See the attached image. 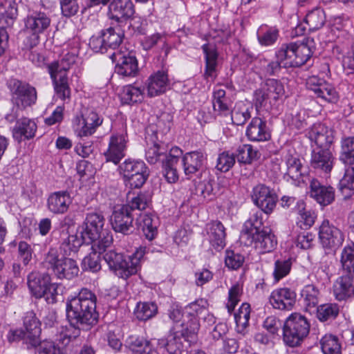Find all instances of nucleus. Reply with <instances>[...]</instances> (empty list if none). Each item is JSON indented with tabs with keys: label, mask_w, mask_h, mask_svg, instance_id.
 I'll list each match as a JSON object with an SVG mask.
<instances>
[{
	"label": "nucleus",
	"mask_w": 354,
	"mask_h": 354,
	"mask_svg": "<svg viewBox=\"0 0 354 354\" xmlns=\"http://www.w3.org/2000/svg\"><path fill=\"white\" fill-rule=\"evenodd\" d=\"M96 295L91 290L82 288L76 296L66 301V311L68 322L86 324V327L95 325L99 316L96 311Z\"/></svg>",
	"instance_id": "obj_1"
},
{
	"label": "nucleus",
	"mask_w": 354,
	"mask_h": 354,
	"mask_svg": "<svg viewBox=\"0 0 354 354\" xmlns=\"http://www.w3.org/2000/svg\"><path fill=\"white\" fill-rule=\"evenodd\" d=\"M7 85L10 91L13 108L11 113L6 116V119L13 122L19 116V111H24L36 103L37 93L34 86L17 79H10Z\"/></svg>",
	"instance_id": "obj_2"
},
{
	"label": "nucleus",
	"mask_w": 354,
	"mask_h": 354,
	"mask_svg": "<svg viewBox=\"0 0 354 354\" xmlns=\"http://www.w3.org/2000/svg\"><path fill=\"white\" fill-rule=\"evenodd\" d=\"M105 218L101 212L87 213L80 234L86 244H98L100 248H107L113 242L110 232L104 228Z\"/></svg>",
	"instance_id": "obj_3"
},
{
	"label": "nucleus",
	"mask_w": 354,
	"mask_h": 354,
	"mask_svg": "<svg viewBox=\"0 0 354 354\" xmlns=\"http://www.w3.org/2000/svg\"><path fill=\"white\" fill-rule=\"evenodd\" d=\"M146 252L145 247L138 248L132 255L124 258L122 253L109 250L104 255V259L111 270L120 278L127 279L136 274L140 269L141 262Z\"/></svg>",
	"instance_id": "obj_4"
},
{
	"label": "nucleus",
	"mask_w": 354,
	"mask_h": 354,
	"mask_svg": "<svg viewBox=\"0 0 354 354\" xmlns=\"http://www.w3.org/2000/svg\"><path fill=\"white\" fill-rule=\"evenodd\" d=\"M59 257L55 248H50L44 255L42 266L47 270H51L59 279L71 280L76 277L80 272L77 262L71 258Z\"/></svg>",
	"instance_id": "obj_5"
},
{
	"label": "nucleus",
	"mask_w": 354,
	"mask_h": 354,
	"mask_svg": "<svg viewBox=\"0 0 354 354\" xmlns=\"http://www.w3.org/2000/svg\"><path fill=\"white\" fill-rule=\"evenodd\" d=\"M310 330L307 319L299 313H292L286 320L283 328V341L290 347L301 344Z\"/></svg>",
	"instance_id": "obj_6"
},
{
	"label": "nucleus",
	"mask_w": 354,
	"mask_h": 354,
	"mask_svg": "<svg viewBox=\"0 0 354 354\" xmlns=\"http://www.w3.org/2000/svg\"><path fill=\"white\" fill-rule=\"evenodd\" d=\"M312 54L311 48L305 43L284 44L277 50V56L284 68L299 67L307 62Z\"/></svg>",
	"instance_id": "obj_7"
},
{
	"label": "nucleus",
	"mask_w": 354,
	"mask_h": 354,
	"mask_svg": "<svg viewBox=\"0 0 354 354\" xmlns=\"http://www.w3.org/2000/svg\"><path fill=\"white\" fill-rule=\"evenodd\" d=\"M109 3V18L118 24L127 21L135 13L131 0H88V6H106Z\"/></svg>",
	"instance_id": "obj_8"
},
{
	"label": "nucleus",
	"mask_w": 354,
	"mask_h": 354,
	"mask_svg": "<svg viewBox=\"0 0 354 354\" xmlns=\"http://www.w3.org/2000/svg\"><path fill=\"white\" fill-rule=\"evenodd\" d=\"M285 93L283 84L275 79H268L254 93V104L258 108L266 107L275 102Z\"/></svg>",
	"instance_id": "obj_9"
},
{
	"label": "nucleus",
	"mask_w": 354,
	"mask_h": 354,
	"mask_svg": "<svg viewBox=\"0 0 354 354\" xmlns=\"http://www.w3.org/2000/svg\"><path fill=\"white\" fill-rule=\"evenodd\" d=\"M25 32L30 33L32 41L29 44L30 47L37 45L39 41V34L44 32L51 22L50 17L44 12L38 10H29L27 16L24 19Z\"/></svg>",
	"instance_id": "obj_10"
},
{
	"label": "nucleus",
	"mask_w": 354,
	"mask_h": 354,
	"mask_svg": "<svg viewBox=\"0 0 354 354\" xmlns=\"http://www.w3.org/2000/svg\"><path fill=\"white\" fill-rule=\"evenodd\" d=\"M245 236L240 239L241 241L245 245H252L261 254L273 251L277 245V238L269 228Z\"/></svg>",
	"instance_id": "obj_11"
},
{
	"label": "nucleus",
	"mask_w": 354,
	"mask_h": 354,
	"mask_svg": "<svg viewBox=\"0 0 354 354\" xmlns=\"http://www.w3.org/2000/svg\"><path fill=\"white\" fill-rule=\"evenodd\" d=\"M319 239L325 250L335 251L344 241L342 232L327 219H324L319 228Z\"/></svg>",
	"instance_id": "obj_12"
},
{
	"label": "nucleus",
	"mask_w": 354,
	"mask_h": 354,
	"mask_svg": "<svg viewBox=\"0 0 354 354\" xmlns=\"http://www.w3.org/2000/svg\"><path fill=\"white\" fill-rule=\"evenodd\" d=\"M283 160L286 168L283 170L279 168L283 178L296 186H301V183H305L304 168L299 156L295 153L288 152Z\"/></svg>",
	"instance_id": "obj_13"
},
{
	"label": "nucleus",
	"mask_w": 354,
	"mask_h": 354,
	"mask_svg": "<svg viewBox=\"0 0 354 354\" xmlns=\"http://www.w3.org/2000/svg\"><path fill=\"white\" fill-rule=\"evenodd\" d=\"M115 62V73L122 77H134L139 72L138 60L132 53L114 52L110 56Z\"/></svg>",
	"instance_id": "obj_14"
},
{
	"label": "nucleus",
	"mask_w": 354,
	"mask_h": 354,
	"mask_svg": "<svg viewBox=\"0 0 354 354\" xmlns=\"http://www.w3.org/2000/svg\"><path fill=\"white\" fill-rule=\"evenodd\" d=\"M251 198L254 204L266 214L273 212L278 201L274 190L263 184L253 187Z\"/></svg>",
	"instance_id": "obj_15"
},
{
	"label": "nucleus",
	"mask_w": 354,
	"mask_h": 354,
	"mask_svg": "<svg viewBox=\"0 0 354 354\" xmlns=\"http://www.w3.org/2000/svg\"><path fill=\"white\" fill-rule=\"evenodd\" d=\"M306 87L312 91L317 97L329 103H337L339 94L335 88L323 78L312 75L306 80Z\"/></svg>",
	"instance_id": "obj_16"
},
{
	"label": "nucleus",
	"mask_w": 354,
	"mask_h": 354,
	"mask_svg": "<svg viewBox=\"0 0 354 354\" xmlns=\"http://www.w3.org/2000/svg\"><path fill=\"white\" fill-rule=\"evenodd\" d=\"M127 142L126 132L112 134L109 138V147L104 153L106 161L118 165L125 156Z\"/></svg>",
	"instance_id": "obj_17"
},
{
	"label": "nucleus",
	"mask_w": 354,
	"mask_h": 354,
	"mask_svg": "<svg viewBox=\"0 0 354 354\" xmlns=\"http://www.w3.org/2000/svg\"><path fill=\"white\" fill-rule=\"evenodd\" d=\"M309 195L321 206L333 203L335 199V189L329 185H323L319 180L312 178L309 181Z\"/></svg>",
	"instance_id": "obj_18"
},
{
	"label": "nucleus",
	"mask_w": 354,
	"mask_h": 354,
	"mask_svg": "<svg viewBox=\"0 0 354 354\" xmlns=\"http://www.w3.org/2000/svg\"><path fill=\"white\" fill-rule=\"evenodd\" d=\"M133 218L129 207L122 206L115 209L111 216V224L115 232L129 234L133 231Z\"/></svg>",
	"instance_id": "obj_19"
},
{
	"label": "nucleus",
	"mask_w": 354,
	"mask_h": 354,
	"mask_svg": "<svg viewBox=\"0 0 354 354\" xmlns=\"http://www.w3.org/2000/svg\"><path fill=\"white\" fill-rule=\"evenodd\" d=\"M335 158L328 148H315L311 153L310 166L314 169L329 174L333 168Z\"/></svg>",
	"instance_id": "obj_20"
},
{
	"label": "nucleus",
	"mask_w": 354,
	"mask_h": 354,
	"mask_svg": "<svg viewBox=\"0 0 354 354\" xmlns=\"http://www.w3.org/2000/svg\"><path fill=\"white\" fill-rule=\"evenodd\" d=\"M269 301L275 309L290 310L296 301V293L288 288H278L273 290Z\"/></svg>",
	"instance_id": "obj_21"
},
{
	"label": "nucleus",
	"mask_w": 354,
	"mask_h": 354,
	"mask_svg": "<svg viewBox=\"0 0 354 354\" xmlns=\"http://www.w3.org/2000/svg\"><path fill=\"white\" fill-rule=\"evenodd\" d=\"M245 134L248 138L253 142L267 141L271 138V132L267 121L259 117L252 119L247 127Z\"/></svg>",
	"instance_id": "obj_22"
},
{
	"label": "nucleus",
	"mask_w": 354,
	"mask_h": 354,
	"mask_svg": "<svg viewBox=\"0 0 354 354\" xmlns=\"http://www.w3.org/2000/svg\"><path fill=\"white\" fill-rule=\"evenodd\" d=\"M78 121L76 131L80 137L89 136L93 134L97 128L102 124L103 119L95 111H89L84 115L77 117Z\"/></svg>",
	"instance_id": "obj_23"
},
{
	"label": "nucleus",
	"mask_w": 354,
	"mask_h": 354,
	"mask_svg": "<svg viewBox=\"0 0 354 354\" xmlns=\"http://www.w3.org/2000/svg\"><path fill=\"white\" fill-rule=\"evenodd\" d=\"M207 160L206 153L201 150L186 153L182 157L183 171L186 176H192L200 171Z\"/></svg>",
	"instance_id": "obj_24"
},
{
	"label": "nucleus",
	"mask_w": 354,
	"mask_h": 354,
	"mask_svg": "<svg viewBox=\"0 0 354 354\" xmlns=\"http://www.w3.org/2000/svg\"><path fill=\"white\" fill-rule=\"evenodd\" d=\"M182 155L183 151L179 147H172L169 152L166 160L163 162V175L169 183H175L179 178L176 166Z\"/></svg>",
	"instance_id": "obj_25"
},
{
	"label": "nucleus",
	"mask_w": 354,
	"mask_h": 354,
	"mask_svg": "<svg viewBox=\"0 0 354 354\" xmlns=\"http://www.w3.org/2000/svg\"><path fill=\"white\" fill-rule=\"evenodd\" d=\"M309 138L317 147L330 148L334 140L333 131L322 123L315 124L309 131Z\"/></svg>",
	"instance_id": "obj_26"
},
{
	"label": "nucleus",
	"mask_w": 354,
	"mask_h": 354,
	"mask_svg": "<svg viewBox=\"0 0 354 354\" xmlns=\"http://www.w3.org/2000/svg\"><path fill=\"white\" fill-rule=\"evenodd\" d=\"M51 280L50 274L32 272L28 275V287L30 293L37 299L45 295V290Z\"/></svg>",
	"instance_id": "obj_27"
},
{
	"label": "nucleus",
	"mask_w": 354,
	"mask_h": 354,
	"mask_svg": "<svg viewBox=\"0 0 354 354\" xmlns=\"http://www.w3.org/2000/svg\"><path fill=\"white\" fill-rule=\"evenodd\" d=\"M333 292L339 301L352 296L354 294V273L346 272L339 277L334 283Z\"/></svg>",
	"instance_id": "obj_28"
},
{
	"label": "nucleus",
	"mask_w": 354,
	"mask_h": 354,
	"mask_svg": "<svg viewBox=\"0 0 354 354\" xmlns=\"http://www.w3.org/2000/svg\"><path fill=\"white\" fill-rule=\"evenodd\" d=\"M207 234L211 245L217 250L225 246V228L221 221H214L207 225Z\"/></svg>",
	"instance_id": "obj_29"
},
{
	"label": "nucleus",
	"mask_w": 354,
	"mask_h": 354,
	"mask_svg": "<svg viewBox=\"0 0 354 354\" xmlns=\"http://www.w3.org/2000/svg\"><path fill=\"white\" fill-rule=\"evenodd\" d=\"M72 200L67 192H57L51 194L47 200V207L50 212L59 214L65 213Z\"/></svg>",
	"instance_id": "obj_30"
},
{
	"label": "nucleus",
	"mask_w": 354,
	"mask_h": 354,
	"mask_svg": "<svg viewBox=\"0 0 354 354\" xmlns=\"http://www.w3.org/2000/svg\"><path fill=\"white\" fill-rule=\"evenodd\" d=\"M37 124L35 122L28 118H21L17 120L12 129L13 138L18 142L22 140L30 139L35 135Z\"/></svg>",
	"instance_id": "obj_31"
},
{
	"label": "nucleus",
	"mask_w": 354,
	"mask_h": 354,
	"mask_svg": "<svg viewBox=\"0 0 354 354\" xmlns=\"http://www.w3.org/2000/svg\"><path fill=\"white\" fill-rule=\"evenodd\" d=\"M24 330L28 334L29 344L36 346L41 333L40 322L33 311L26 313L23 319Z\"/></svg>",
	"instance_id": "obj_32"
},
{
	"label": "nucleus",
	"mask_w": 354,
	"mask_h": 354,
	"mask_svg": "<svg viewBox=\"0 0 354 354\" xmlns=\"http://www.w3.org/2000/svg\"><path fill=\"white\" fill-rule=\"evenodd\" d=\"M169 85L167 75L163 71H158L151 75L147 80L148 95L154 97L165 93Z\"/></svg>",
	"instance_id": "obj_33"
},
{
	"label": "nucleus",
	"mask_w": 354,
	"mask_h": 354,
	"mask_svg": "<svg viewBox=\"0 0 354 354\" xmlns=\"http://www.w3.org/2000/svg\"><path fill=\"white\" fill-rule=\"evenodd\" d=\"M203 51L205 54V78L214 79L216 76V71L217 67L218 53L214 46L208 44L202 46Z\"/></svg>",
	"instance_id": "obj_34"
},
{
	"label": "nucleus",
	"mask_w": 354,
	"mask_h": 354,
	"mask_svg": "<svg viewBox=\"0 0 354 354\" xmlns=\"http://www.w3.org/2000/svg\"><path fill=\"white\" fill-rule=\"evenodd\" d=\"M346 165L344 175L339 183V189L346 200L350 198L354 193V161L344 163Z\"/></svg>",
	"instance_id": "obj_35"
},
{
	"label": "nucleus",
	"mask_w": 354,
	"mask_h": 354,
	"mask_svg": "<svg viewBox=\"0 0 354 354\" xmlns=\"http://www.w3.org/2000/svg\"><path fill=\"white\" fill-rule=\"evenodd\" d=\"M76 58L75 54L66 53L60 60L54 61L47 65L48 73L68 76L67 72L75 63Z\"/></svg>",
	"instance_id": "obj_36"
},
{
	"label": "nucleus",
	"mask_w": 354,
	"mask_h": 354,
	"mask_svg": "<svg viewBox=\"0 0 354 354\" xmlns=\"http://www.w3.org/2000/svg\"><path fill=\"white\" fill-rule=\"evenodd\" d=\"M250 312V305L248 303H243L234 313V317L236 322V330L238 333L243 335L247 333L249 327Z\"/></svg>",
	"instance_id": "obj_37"
},
{
	"label": "nucleus",
	"mask_w": 354,
	"mask_h": 354,
	"mask_svg": "<svg viewBox=\"0 0 354 354\" xmlns=\"http://www.w3.org/2000/svg\"><path fill=\"white\" fill-rule=\"evenodd\" d=\"M53 82L55 94L62 101L69 100L71 97V88L68 84V76L49 73Z\"/></svg>",
	"instance_id": "obj_38"
},
{
	"label": "nucleus",
	"mask_w": 354,
	"mask_h": 354,
	"mask_svg": "<svg viewBox=\"0 0 354 354\" xmlns=\"http://www.w3.org/2000/svg\"><path fill=\"white\" fill-rule=\"evenodd\" d=\"M92 252L86 256L82 260V268L85 270L95 272L100 270V254L105 252L106 248H100L98 244L93 243Z\"/></svg>",
	"instance_id": "obj_39"
},
{
	"label": "nucleus",
	"mask_w": 354,
	"mask_h": 354,
	"mask_svg": "<svg viewBox=\"0 0 354 354\" xmlns=\"http://www.w3.org/2000/svg\"><path fill=\"white\" fill-rule=\"evenodd\" d=\"M266 228L263 227L262 211H257L252 214L250 218L245 222L241 232L240 239L245 236V235L250 236L253 233Z\"/></svg>",
	"instance_id": "obj_40"
},
{
	"label": "nucleus",
	"mask_w": 354,
	"mask_h": 354,
	"mask_svg": "<svg viewBox=\"0 0 354 354\" xmlns=\"http://www.w3.org/2000/svg\"><path fill=\"white\" fill-rule=\"evenodd\" d=\"M253 111L252 105L248 106L243 102L236 104L233 111H230L231 120L236 125H243L251 118V112Z\"/></svg>",
	"instance_id": "obj_41"
},
{
	"label": "nucleus",
	"mask_w": 354,
	"mask_h": 354,
	"mask_svg": "<svg viewBox=\"0 0 354 354\" xmlns=\"http://www.w3.org/2000/svg\"><path fill=\"white\" fill-rule=\"evenodd\" d=\"M305 24L308 26L309 31H315L322 28L326 22L324 10L321 8H315L306 15Z\"/></svg>",
	"instance_id": "obj_42"
},
{
	"label": "nucleus",
	"mask_w": 354,
	"mask_h": 354,
	"mask_svg": "<svg viewBox=\"0 0 354 354\" xmlns=\"http://www.w3.org/2000/svg\"><path fill=\"white\" fill-rule=\"evenodd\" d=\"M138 229L141 230L145 236L152 240L157 234V222L149 214H140L137 219Z\"/></svg>",
	"instance_id": "obj_43"
},
{
	"label": "nucleus",
	"mask_w": 354,
	"mask_h": 354,
	"mask_svg": "<svg viewBox=\"0 0 354 354\" xmlns=\"http://www.w3.org/2000/svg\"><path fill=\"white\" fill-rule=\"evenodd\" d=\"M168 155L169 153H167V149L165 145L159 143H153L148 146L145 152L146 159L150 164H156L158 161H161L163 164Z\"/></svg>",
	"instance_id": "obj_44"
},
{
	"label": "nucleus",
	"mask_w": 354,
	"mask_h": 354,
	"mask_svg": "<svg viewBox=\"0 0 354 354\" xmlns=\"http://www.w3.org/2000/svg\"><path fill=\"white\" fill-rule=\"evenodd\" d=\"M120 169L125 179L148 170L143 161L131 159L126 160L120 166Z\"/></svg>",
	"instance_id": "obj_45"
},
{
	"label": "nucleus",
	"mask_w": 354,
	"mask_h": 354,
	"mask_svg": "<svg viewBox=\"0 0 354 354\" xmlns=\"http://www.w3.org/2000/svg\"><path fill=\"white\" fill-rule=\"evenodd\" d=\"M301 296L306 310L317 306L319 302V291L313 284L305 286L301 291Z\"/></svg>",
	"instance_id": "obj_46"
},
{
	"label": "nucleus",
	"mask_w": 354,
	"mask_h": 354,
	"mask_svg": "<svg viewBox=\"0 0 354 354\" xmlns=\"http://www.w3.org/2000/svg\"><path fill=\"white\" fill-rule=\"evenodd\" d=\"M143 94V88L129 84L123 88L120 98L123 104L137 103L142 101Z\"/></svg>",
	"instance_id": "obj_47"
},
{
	"label": "nucleus",
	"mask_w": 354,
	"mask_h": 354,
	"mask_svg": "<svg viewBox=\"0 0 354 354\" xmlns=\"http://www.w3.org/2000/svg\"><path fill=\"white\" fill-rule=\"evenodd\" d=\"M102 34L104 39L106 50L109 48L115 49L120 46L124 37V33L120 28L109 27L102 30Z\"/></svg>",
	"instance_id": "obj_48"
},
{
	"label": "nucleus",
	"mask_w": 354,
	"mask_h": 354,
	"mask_svg": "<svg viewBox=\"0 0 354 354\" xmlns=\"http://www.w3.org/2000/svg\"><path fill=\"white\" fill-rule=\"evenodd\" d=\"M17 16V9L11 3H6L0 8V28L12 26Z\"/></svg>",
	"instance_id": "obj_49"
},
{
	"label": "nucleus",
	"mask_w": 354,
	"mask_h": 354,
	"mask_svg": "<svg viewBox=\"0 0 354 354\" xmlns=\"http://www.w3.org/2000/svg\"><path fill=\"white\" fill-rule=\"evenodd\" d=\"M320 346L324 354H342L341 345L337 336L326 334L320 339Z\"/></svg>",
	"instance_id": "obj_50"
},
{
	"label": "nucleus",
	"mask_w": 354,
	"mask_h": 354,
	"mask_svg": "<svg viewBox=\"0 0 354 354\" xmlns=\"http://www.w3.org/2000/svg\"><path fill=\"white\" fill-rule=\"evenodd\" d=\"M158 313V306L153 302L138 303L134 310L136 317L140 321H147Z\"/></svg>",
	"instance_id": "obj_51"
},
{
	"label": "nucleus",
	"mask_w": 354,
	"mask_h": 354,
	"mask_svg": "<svg viewBox=\"0 0 354 354\" xmlns=\"http://www.w3.org/2000/svg\"><path fill=\"white\" fill-rule=\"evenodd\" d=\"M339 160L343 163L354 162V136H347L342 138Z\"/></svg>",
	"instance_id": "obj_52"
},
{
	"label": "nucleus",
	"mask_w": 354,
	"mask_h": 354,
	"mask_svg": "<svg viewBox=\"0 0 354 354\" xmlns=\"http://www.w3.org/2000/svg\"><path fill=\"white\" fill-rule=\"evenodd\" d=\"M339 306L336 304H324L317 306V317L321 322L331 321L339 314Z\"/></svg>",
	"instance_id": "obj_53"
},
{
	"label": "nucleus",
	"mask_w": 354,
	"mask_h": 354,
	"mask_svg": "<svg viewBox=\"0 0 354 354\" xmlns=\"http://www.w3.org/2000/svg\"><path fill=\"white\" fill-rule=\"evenodd\" d=\"M182 348L183 343L179 335V330H176L175 328H173L165 344V354H181Z\"/></svg>",
	"instance_id": "obj_54"
},
{
	"label": "nucleus",
	"mask_w": 354,
	"mask_h": 354,
	"mask_svg": "<svg viewBox=\"0 0 354 354\" xmlns=\"http://www.w3.org/2000/svg\"><path fill=\"white\" fill-rule=\"evenodd\" d=\"M236 157L240 163L250 164L258 158V151L250 145H243L236 149Z\"/></svg>",
	"instance_id": "obj_55"
},
{
	"label": "nucleus",
	"mask_w": 354,
	"mask_h": 354,
	"mask_svg": "<svg viewBox=\"0 0 354 354\" xmlns=\"http://www.w3.org/2000/svg\"><path fill=\"white\" fill-rule=\"evenodd\" d=\"M83 243L84 241L81 235L79 237L77 234H71L63 241L60 248L65 255L70 256L77 252Z\"/></svg>",
	"instance_id": "obj_56"
},
{
	"label": "nucleus",
	"mask_w": 354,
	"mask_h": 354,
	"mask_svg": "<svg viewBox=\"0 0 354 354\" xmlns=\"http://www.w3.org/2000/svg\"><path fill=\"white\" fill-rule=\"evenodd\" d=\"M127 343L133 354H145L149 351V342L143 337L129 336Z\"/></svg>",
	"instance_id": "obj_57"
},
{
	"label": "nucleus",
	"mask_w": 354,
	"mask_h": 354,
	"mask_svg": "<svg viewBox=\"0 0 354 354\" xmlns=\"http://www.w3.org/2000/svg\"><path fill=\"white\" fill-rule=\"evenodd\" d=\"M236 158L233 153L223 151L218 154L216 168L222 171H228L235 164Z\"/></svg>",
	"instance_id": "obj_58"
},
{
	"label": "nucleus",
	"mask_w": 354,
	"mask_h": 354,
	"mask_svg": "<svg viewBox=\"0 0 354 354\" xmlns=\"http://www.w3.org/2000/svg\"><path fill=\"white\" fill-rule=\"evenodd\" d=\"M292 261L290 259L277 260L274 263L273 277L276 281H279L287 276L291 270Z\"/></svg>",
	"instance_id": "obj_59"
},
{
	"label": "nucleus",
	"mask_w": 354,
	"mask_h": 354,
	"mask_svg": "<svg viewBox=\"0 0 354 354\" xmlns=\"http://www.w3.org/2000/svg\"><path fill=\"white\" fill-rule=\"evenodd\" d=\"M151 197L147 193H139L136 196L133 197L126 206L129 207V210L138 209L144 210L149 205Z\"/></svg>",
	"instance_id": "obj_60"
},
{
	"label": "nucleus",
	"mask_w": 354,
	"mask_h": 354,
	"mask_svg": "<svg viewBox=\"0 0 354 354\" xmlns=\"http://www.w3.org/2000/svg\"><path fill=\"white\" fill-rule=\"evenodd\" d=\"M45 292V295L43 297L47 303L53 304L57 301V297L63 293V286L61 283L50 281Z\"/></svg>",
	"instance_id": "obj_61"
},
{
	"label": "nucleus",
	"mask_w": 354,
	"mask_h": 354,
	"mask_svg": "<svg viewBox=\"0 0 354 354\" xmlns=\"http://www.w3.org/2000/svg\"><path fill=\"white\" fill-rule=\"evenodd\" d=\"M242 293V287L239 283H236L230 288L228 293V301L226 304L228 313H230L234 310L235 306L240 301Z\"/></svg>",
	"instance_id": "obj_62"
},
{
	"label": "nucleus",
	"mask_w": 354,
	"mask_h": 354,
	"mask_svg": "<svg viewBox=\"0 0 354 354\" xmlns=\"http://www.w3.org/2000/svg\"><path fill=\"white\" fill-rule=\"evenodd\" d=\"M244 260V257L239 253L228 250L225 251V263L230 269L237 270L243 265Z\"/></svg>",
	"instance_id": "obj_63"
},
{
	"label": "nucleus",
	"mask_w": 354,
	"mask_h": 354,
	"mask_svg": "<svg viewBox=\"0 0 354 354\" xmlns=\"http://www.w3.org/2000/svg\"><path fill=\"white\" fill-rule=\"evenodd\" d=\"M35 347V354H64L53 341L45 340L38 342Z\"/></svg>",
	"instance_id": "obj_64"
}]
</instances>
